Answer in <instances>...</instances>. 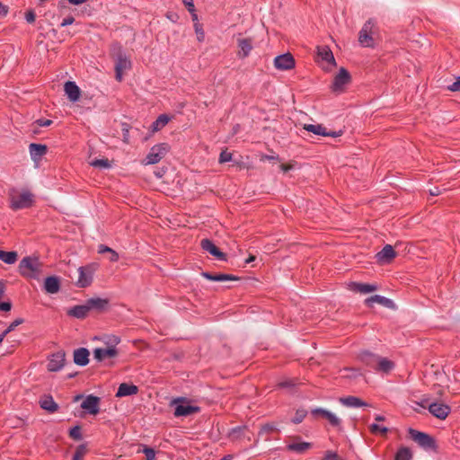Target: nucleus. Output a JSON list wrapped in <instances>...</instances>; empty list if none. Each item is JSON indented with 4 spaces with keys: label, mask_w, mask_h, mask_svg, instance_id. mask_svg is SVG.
Masks as SVG:
<instances>
[{
    "label": "nucleus",
    "mask_w": 460,
    "mask_h": 460,
    "mask_svg": "<svg viewBox=\"0 0 460 460\" xmlns=\"http://www.w3.org/2000/svg\"><path fill=\"white\" fill-rule=\"evenodd\" d=\"M91 165L95 168L101 169H108L111 167L110 162L108 159H95L91 162Z\"/></svg>",
    "instance_id": "39"
},
{
    "label": "nucleus",
    "mask_w": 460,
    "mask_h": 460,
    "mask_svg": "<svg viewBox=\"0 0 460 460\" xmlns=\"http://www.w3.org/2000/svg\"><path fill=\"white\" fill-rule=\"evenodd\" d=\"M143 453L146 455V460H154L155 457V452L151 447H145Z\"/></svg>",
    "instance_id": "48"
},
{
    "label": "nucleus",
    "mask_w": 460,
    "mask_h": 460,
    "mask_svg": "<svg viewBox=\"0 0 460 460\" xmlns=\"http://www.w3.org/2000/svg\"><path fill=\"white\" fill-rule=\"evenodd\" d=\"M439 193H440V190L438 187H434L433 189L429 190V194L432 197L438 196V195H439Z\"/></svg>",
    "instance_id": "62"
},
{
    "label": "nucleus",
    "mask_w": 460,
    "mask_h": 460,
    "mask_svg": "<svg viewBox=\"0 0 460 460\" xmlns=\"http://www.w3.org/2000/svg\"><path fill=\"white\" fill-rule=\"evenodd\" d=\"M90 308L87 303H85L84 305H79L70 308L67 314L72 317L83 319L88 314Z\"/></svg>",
    "instance_id": "24"
},
{
    "label": "nucleus",
    "mask_w": 460,
    "mask_h": 460,
    "mask_svg": "<svg viewBox=\"0 0 460 460\" xmlns=\"http://www.w3.org/2000/svg\"><path fill=\"white\" fill-rule=\"evenodd\" d=\"M74 362L81 367L89 363V351L85 348H79L74 351Z\"/></svg>",
    "instance_id": "21"
},
{
    "label": "nucleus",
    "mask_w": 460,
    "mask_h": 460,
    "mask_svg": "<svg viewBox=\"0 0 460 460\" xmlns=\"http://www.w3.org/2000/svg\"><path fill=\"white\" fill-rule=\"evenodd\" d=\"M18 259V254L16 252H5L0 250V261H4L6 264H14Z\"/></svg>",
    "instance_id": "31"
},
{
    "label": "nucleus",
    "mask_w": 460,
    "mask_h": 460,
    "mask_svg": "<svg viewBox=\"0 0 460 460\" xmlns=\"http://www.w3.org/2000/svg\"><path fill=\"white\" fill-rule=\"evenodd\" d=\"M359 358L367 367L379 372L389 373L394 367V362L390 359L379 357L367 350L359 354Z\"/></svg>",
    "instance_id": "1"
},
{
    "label": "nucleus",
    "mask_w": 460,
    "mask_h": 460,
    "mask_svg": "<svg viewBox=\"0 0 460 460\" xmlns=\"http://www.w3.org/2000/svg\"><path fill=\"white\" fill-rule=\"evenodd\" d=\"M275 430H277V427L274 423H267L261 426L259 435L262 436L264 434H270Z\"/></svg>",
    "instance_id": "41"
},
{
    "label": "nucleus",
    "mask_w": 460,
    "mask_h": 460,
    "mask_svg": "<svg viewBox=\"0 0 460 460\" xmlns=\"http://www.w3.org/2000/svg\"><path fill=\"white\" fill-rule=\"evenodd\" d=\"M279 159V158L278 155H263L261 157V161H278Z\"/></svg>",
    "instance_id": "54"
},
{
    "label": "nucleus",
    "mask_w": 460,
    "mask_h": 460,
    "mask_svg": "<svg viewBox=\"0 0 460 460\" xmlns=\"http://www.w3.org/2000/svg\"><path fill=\"white\" fill-rule=\"evenodd\" d=\"M114 345L106 348H96L93 349V354L94 359L97 361H102L106 358H111L118 355V350L115 347L119 342V339L115 337L113 339Z\"/></svg>",
    "instance_id": "5"
},
{
    "label": "nucleus",
    "mask_w": 460,
    "mask_h": 460,
    "mask_svg": "<svg viewBox=\"0 0 460 460\" xmlns=\"http://www.w3.org/2000/svg\"><path fill=\"white\" fill-rule=\"evenodd\" d=\"M44 289L49 294H57L60 289L59 279L55 276L46 278L44 281Z\"/></svg>",
    "instance_id": "22"
},
{
    "label": "nucleus",
    "mask_w": 460,
    "mask_h": 460,
    "mask_svg": "<svg viewBox=\"0 0 460 460\" xmlns=\"http://www.w3.org/2000/svg\"><path fill=\"white\" fill-rule=\"evenodd\" d=\"M411 452L409 448L401 447L397 451L394 460H411Z\"/></svg>",
    "instance_id": "36"
},
{
    "label": "nucleus",
    "mask_w": 460,
    "mask_h": 460,
    "mask_svg": "<svg viewBox=\"0 0 460 460\" xmlns=\"http://www.w3.org/2000/svg\"><path fill=\"white\" fill-rule=\"evenodd\" d=\"M29 152L32 161H40L47 153V146L42 144L31 143L29 146Z\"/></svg>",
    "instance_id": "18"
},
{
    "label": "nucleus",
    "mask_w": 460,
    "mask_h": 460,
    "mask_svg": "<svg viewBox=\"0 0 460 460\" xmlns=\"http://www.w3.org/2000/svg\"><path fill=\"white\" fill-rule=\"evenodd\" d=\"M342 133H343L342 130L333 131V130L326 129V134H324V137H341L342 135Z\"/></svg>",
    "instance_id": "52"
},
{
    "label": "nucleus",
    "mask_w": 460,
    "mask_h": 460,
    "mask_svg": "<svg viewBox=\"0 0 460 460\" xmlns=\"http://www.w3.org/2000/svg\"><path fill=\"white\" fill-rule=\"evenodd\" d=\"M340 402L349 408H358L363 406H368V404L362 401L360 398L356 396H347L340 398Z\"/></svg>",
    "instance_id": "23"
},
{
    "label": "nucleus",
    "mask_w": 460,
    "mask_h": 460,
    "mask_svg": "<svg viewBox=\"0 0 460 460\" xmlns=\"http://www.w3.org/2000/svg\"><path fill=\"white\" fill-rule=\"evenodd\" d=\"M373 23L371 21H367L359 31L358 41L364 47H373L374 40L371 37V30Z\"/></svg>",
    "instance_id": "12"
},
{
    "label": "nucleus",
    "mask_w": 460,
    "mask_h": 460,
    "mask_svg": "<svg viewBox=\"0 0 460 460\" xmlns=\"http://www.w3.org/2000/svg\"><path fill=\"white\" fill-rule=\"evenodd\" d=\"M202 249L219 261H226V255L222 252L210 240L203 239L200 243Z\"/></svg>",
    "instance_id": "17"
},
{
    "label": "nucleus",
    "mask_w": 460,
    "mask_h": 460,
    "mask_svg": "<svg viewBox=\"0 0 460 460\" xmlns=\"http://www.w3.org/2000/svg\"><path fill=\"white\" fill-rule=\"evenodd\" d=\"M369 430L375 435H385L388 432V428L385 426L379 425L377 423H372L369 426Z\"/></svg>",
    "instance_id": "37"
},
{
    "label": "nucleus",
    "mask_w": 460,
    "mask_h": 460,
    "mask_svg": "<svg viewBox=\"0 0 460 460\" xmlns=\"http://www.w3.org/2000/svg\"><path fill=\"white\" fill-rule=\"evenodd\" d=\"M31 203H11V208L13 210H19L29 208Z\"/></svg>",
    "instance_id": "49"
},
{
    "label": "nucleus",
    "mask_w": 460,
    "mask_h": 460,
    "mask_svg": "<svg viewBox=\"0 0 460 460\" xmlns=\"http://www.w3.org/2000/svg\"><path fill=\"white\" fill-rule=\"evenodd\" d=\"M349 80L350 75L349 72L345 68L341 67L333 79L332 90L335 93L341 92Z\"/></svg>",
    "instance_id": "8"
},
{
    "label": "nucleus",
    "mask_w": 460,
    "mask_h": 460,
    "mask_svg": "<svg viewBox=\"0 0 460 460\" xmlns=\"http://www.w3.org/2000/svg\"><path fill=\"white\" fill-rule=\"evenodd\" d=\"M395 255L396 253L393 246L386 244L379 252L376 253V257L379 262L388 263L395 257Z\"/></svg>",
    "instance_id": "19"
},
{
    "label": "nucleus",
    "mask_w": 460,
    "mask_h": 460,
    "mask_svg": "<svg viewBox=\"0 0 460 460\" xmlns=\"http://www.w3.org/2000/svg\"><path fill=\"white\" fill-rule=\"evenodd\" d=\"M317 55L321 61L326 63L327 66H324V69H330L336 66L334 56L328 46L317 47Z\"/></svg>",
    "instance_id": "11"
},
{
    "label": "nucleus",
    "mask_w": 460,
    "mask_h": 460,
    "mask_svg": "<svg viewBox=\"0 0 460 460\" xmlns=\"http://www.w3.org/2000/svg\"><path fill=\"white\" fill-rule=\"evenodd\" d=\"M366 303L368 305H372L373 303H378V304H380L384 306L389 307V308L394 306V302L391 299L382 296H379V295H375V296L368 297L366 300Z\"/></svg>",
    "instance_id": "29"
},
{
    "label": "nucleus",
    "mask_w": 460,
    "mask_h": 460,
    "mask_svg": "<svg viewBox=\"0 0 460 460\" xmlns=\"http://www.w3.org/2000/svg\"><path fill=\"white\" fill-rule=\"evenodd\" d=\"M169 151V146L166 143H161L151 147L146 157V164H155L159 163Z\"/></svg>",
    "instance_id": "4"
},
{
    "label": "nucleus",
    "mask_w": 460,
    "mask_h": 460,
    "mask_svg": "<svg viewBox=\"0 0 460 460\" xmlns=\"http://www.w3.org/2000/svg\"><path fill=\"white\" fill-rule=\"evenodd\" d=\"M87 452L86 446L82 444L78 446L75 449V452L73 456V460H82Z\"/></svg>",
    "instance_id": "38"
},
{
    "label": "nucleus",
    "mask_w": 460,
    "mask_h": 460,
    "mask_svg": "<svg viewBox=\"0 0 460 460\" xmlns=\"http://www.w3.org/2000/svg\"><path fill=\"white\" fill-rule=\"evenodd\" d=\"M182 2L190 13H193V11H195L193 0H182Z\"/></svg>",
    "instance_id": "53"
},
{
    "label": "nucleus",
    "mask_w": 460,
    "mask_h": 460,
    "mask_svg": "<svg viewBox=\"0 0 460 460\" xmlns=\"http://www.w3.org/2000/svg\"><path fill=\"white\" fill-rule=\"evenodd\" d=\"M167 18L175 22L178 19V15L176 13H168Z\"/></svg>",
    "instance_id": "64"
},
{
    "label": "nucleus",
    "mask_w": 460,
    "mask_h": 460,
    "mask_svg": "<svg viewBox=\"0 0 460 460\" xmlns=\"http://www.w3.org/2000/svg\"><path fill=\"white\" fill-rule=\"evenodd\" d=\"M130 67V60H128L125 55H119L115 64L116 79L118 81H121L123 77V72L128 70Z\"/></svg>",
    "instance_id": "16"
},
{
    "label": "nucleus",
    "mask_w": 460,
    "mask_h": 460,
    "mask_svg": "<svg viewBox=\"0 0 460 460\" xmlns=\"http://www.w3.org/2000/svg\"><path fill=\"white\" fill-rule=\"evenodd\" d=\"M311 414L314 417H321L323 419H325L329 421V423L333 427H340L341 420L339 417L336 416L333 412L323 409V408H314L311 411Z\"/></svg>",
    "instance_id": "9"
},
{
    "label": "nucleus",
    "mask_w": 460,
    "mask_h": 460,
    "mask_svg": "<svg viewBox=\"0 0 460 460\" xmlns=\"http://www.w3.org/2000/svg\"><path fill=\"white\" fill-rule=\"evenodd\" d=\"M111 248H110L104 244H100L98 246V252L101 254L105 253V252L109 253L111 252Z\"/></svg>",
    "instance_id": "59"
},
{
    "label": "nucleus",
    "mask_w": 460,
    "mask_h": 460,
    "mask_svg": "<svg viewBox=\"0 0 460 460\" xmlns=\"http://www.w3.org/2000/svg\"><path fill=\"white\" fill-rule=\"evenodd\" d=\"M323 460H344L336 452L328 450L324 453Z\"/></svg>",
    "instance_id": "44"
},
{
    "label": "nucleus",
    "mask_w": 460,
    "mask_h": 460,
    "mask_svg": "<svg viewBox=\"0 0 460 460\" xmlns=\"http://www.w3.org/2000/svg\"><path fill=\"white\" fill-rule=\"evenodd\" d=\"M100 398L93 394L87 395L81 403V407L92 415H96L99 411Z\"/></svg>",
    "instance_id": "13"
},
{
    "label": "nucleus",
    "mask_w": 460,
    "mask_h": 460,
    "mask_svg": "<svg viewBox=\"0 0 460 460\" xmlns=\"http://www.w3.org/2000/svg\"><path fill=\"white\" fill-rule=\"evenodd\" d=\"M312 447L309 442L294 441L287 446L288 451L302 454Z\"/></svg>",
    "instance_id": "27"
},
{
    "label": "nucleus",
    "mask_w": 460,
    "mask_h": 460,
    "mask_svg": "<svg viewBox=\"0 0 460 460\" xmlns=\"http://www.w3.org/2000/svg\"><path fill=\"white\" fill-rule=\"evenodd\" d=\"M8 13V7L0 2V15H6Z\"/></svg>",
    "instance_id": "61"
},
{
    "label": "nucleus",
    "mask_w": 460,
    "mask_h": 460,
    "mask_svg": "<svg viewBox=\"0 0 460 460\" xmlns=\"http://www.w3.org/2000/svg\"><path fill=\"white\" fill-rule=\"evenodd\" d=\"M119 254L117 252H115L113 249L111 250L109 252V261L111 262H115L119 260Z\"/></svg>",
    "instance_id": "55"
},
{
    "label": "nucleus",
    "mask_w": 460,
    "mask_h": 460,
    "mask_svg": "<svg viewBox=\"0 0 460 460\" xmlns=\"http://www.w3.org/2000/svg\"><path fill=\"white\" fill-rule=\"evenodd\" d=\"M292 385H294V384L290 380L289 381H284V382H281L279 384V386H281V387H289V386H292Z\"/></svg>",
    "instance_id": "63"
},
{
    "label": "nucleus",
    "mask_w": 460,
    "mask_h": 460,
    "mask_svg": "<svg viewBox=\"0 0 460 460\" xmlns=\"http://www.w3.org/2000/svg\"><path fill=\"white\" fill-rule=\"evenodd\" d=\"M448 89L452 92H460V76H458L456 80L448 86Z\"/></svg>",
    "instance_id": "50"
},
{
    "label": "nucleus",
    "mask_w": 460,
    "mask_h": 460,
    "mask_svg": "<svg viewBox=\"0 0 460 460\" xmlns=\"http://www.w3.org/2000/svg\"><path fill=\"white\" fill-rule=\"evenodd\" d=\"M69 436L75 440H80L82 438V433H81L80 427L75 426L72 429H70Z\"/></svg>",
    "instance_id": "42"
},
{
    "label": "nucleus",
    "mask_w": 460,
    "mask_h": 460,
    "mask_svg": "<svg viewBox=\"0 0 460 460\" xmlns=\"http://www.w3.org/2000/svg\"><path fill=\"white\" fill-rule=\"evenodd\" d=\"M274 66L279 70H288L295 66V59L291 54L285 53L275 58Z\"/></svg>",
    "instance_id": "14"
},
{
    "label": "nucleus",
    "mask_w": 460,
    "mask_h": 460,
    "mask_svg": "<svg viewBox=\"0 0 460 460\" xmlns=\"http://www.w3.org/2000/svg\"><path fill=\"white\" fill-rule=\"evenodd\" d=\"M409 433L411 438L424 448H431L434 447V440L430 436L426 433L410 429Z\"/></svg>",
    "instance_id": "10"
},
{
    "label": "nucleus",
    "mask_w": 460,
    "mask_h": 460,
    "mask_svg": "<svg viewBox=\"0 0 460 460\" xmlns=\"http://www.w3.org/2000/svg\"><path fill=\"white\" fill-rule=\"evenodd\" d=\"M304 129L317 136L324 137L326 134V128L322 124H305Z\"/></svg>",
    "instance_id": "32"
},
{
    "label": "nucleus",
    "mask_w": 460,
    "mask_h": 460,
    "mask_svg": "<svg viewBox=\"0 0 460 460\" xmlns=\"http://www.w3.org/2000/svg\"><path fill=\"white\" fill-rule=\"evenodd\" d=\"M25 20L29 23H32L35 21V13L32 11H30L25 15Z\"/></svg>",
    "instance_id": "56"
},
{
    "label": "nucleus",
    "mask_w": 460,
    "mask_h": 460,
    "mask_svg": "<svg viewBox=\"0 0 460 460\" xmlns=\"http://www.w3.org/2000/svg\"><path fill=\"white\" fill-rule=\"evenodd\" d=\"M93 266L88 265L85 267H80L78 269L79 276L76 281V285L80 288L88 287L93 281Z\"/></svg>",
    "instance_id": "6"
},
{
    "label": "nucleus",
    "mask_w": 460,
    "mask_h": 460,
    "mask_svg": "<svg viewBox=\"0 0 460 460\" xmlns=\"http://www.w3.org/2000/svg\"><path fill=\"white\" fill-rule=\"evenodd\" d=\"M32 194L29 190H22L20 195V199L18 201H32ZM11 201H15L14 199H12Z\"/></svg>",
    "instance_id": "46"
},
{
    "label": "nucleus",
    "mask_w": 460,
    "mask_h": 460,
    "mask_svg": "<svg viewBox=\"0 0 460 460\" xmlns=\"http://www.w3.org/2000/svg\"><path fill=\"white\" fill-rule=\"evenodd\" d=\"M238 47L240 49V53L243 54V57H247L252 50V42L248 39H240L238 40Z\"/></svg>",
    "instance_id": "33"
},
{
    "label": "nucleus",
    "mask_w": 460,
    "mask_h": 460,
    "mask_svg": "<svg viewBox=\"0 0 460 460\" xmlns=\"http://www.w3.org/2000/svg\"><path fill=\"white\" fill-rule=\"evenodd\" d=\"M35 123L39 127H49L53 123V121L51 119H39L35 121Z\"/></svg>",
    "instance_id": "51"
},
{
    "label": "nucleus",
    "mask_w": 460,
    "mask_h": 460,
    "mask_svg": "<svg viewBox=\"0 0 460 460\" xmlns=\"http://www.w3.org/2000/svg\"><path fill=\"white\" fill-rule=\"evenodd\" d=\"M307 414V411L304 409H299L296 411V414L294 416V418L292 419V422L295 423V424H298V423H301L304 419L305 418Z\"/></svg>",
    "instance_id": "40"
},
{
    "label": "nucleus",
    "mask_w": 460,
    "mask_h": 460,
    "mask_svg": "<svg viewBox=\"0 0 460 460\" xmlns=\"http://www.w3.org/2000/svg\"><path fill=\"white\" fill-rule=\"evenodd\" d=\"M169 121V117L165 114H161L155 121L153 122V130L157 131L164 127Z\"/></svg>",
    "instance_id": "34"
},
{
    "label": "nucleus",
    "mask_w": 460,
    "mask_h": 460,
    "mask_svg": "<svg viewBox=\"0 0 460 460\" xmlns=\"http://www.w3.org/2000/svg\"><path fill=\"white\" fill-rule=\"evenodd\" d=\"M74 22H75L74 17H72V16L66 17V18H65V19L62 21V22H61V26H62V27H65V26L71 25V24H73V23H74Z\"/></svg>",
    "instance_id": "57"
},
{
    "label": "nucleus",
    "mask_w": 460,
    "mask_h": 460,
    "mask_svg": "<svg viewBox=\"0 0 460 460\" xmlns=\"http://www.w3.org/2000/svg\"><path fill=\"white\" fill-rule=\"evenodd\" d=\"M65 352L58 351L52 354L48 362V369L51 372H57L63 368L65 365Z\"/></svg>",
    "instance_id": "15"
},
{
    "label": "nucleus",
    "mask_w": 460,
    "mask_h": 460,
    "mask_svg": "<svg viewBox=\"0 0 460 460\" xmlns=\"http://www.w3.org/2000/svg\"><path fill=\"white\" fill-rule=\"evenodd\" d=\"M65 93L67 96V98L75 102H77L80 98V89L76 85V84L73 81H68L65 84L64 86Z\"/></svg>",
    "instance_id": "20"
},
{
    "label": "nucleus",
    "mask_w": 460,
    "mask_h": 460,
    "mask_svg": "<svg viewBox=\"0 0 460 460\" xmlns=\"http://www.w3.org/2000/svg\"><path fill=\"white\" fill-rule=\"evenodd\" d=\"M295 168V165L294 164H289V165H285V164H281L280 165V170L283 172H287L292 169Z\"/></svg>",
    "instance_id": "60"
},
{
    "label": "nucleus",
    "mask_w": 460,
    "mask_h": 460,
    "mask_svg": "<svg viewBox=\"0 0 460 460\" xmlns=\"http://www.w3.org/2000/svg\"><path fill=\"white\" fill-rule=\"evenodd\" d=\"M40 405L42 409L49 412H54L58 410V404L54 402L51 396H43L40 401Z\"/></svg>",
    "instance_id": "28"
},
{
    "label": "nucleus",
    "mask_w": 460,
    "mask_h": 460,
    "mask_svg": "<svg viewBox=\"0 0 460 460\" xmlns=\"http://www.w3.org/2000/svg\"><path fill=\"white\" fill-rule=\"evenodd\" d=\"M172 405H174V416L186 417L199 411V407L191 405L183 397H178L172 401Z\"/></svg>",
    "instance_id": "3"
},
{
    "label": "nucleus",
    "mask_w": 460,
    "mask_h": 460,
    "mask_svg": "<svg viewBox=\"0 0 460 460\" xmlns=\"http://www.w3.org/2000/svg\"><path fill=\"white\" fill-rule=\"evenodd\" d=\"M376 286L373 284H367V283H358V282H352L350 284V289L356 292H359L362 294H367L371 293L375 290H376Z\"/></svg>",
    "instance_id": "26"
},
{
    "label": "nucleus",
    "mask_w": 460,
    "mask_h": 460,
    "mask_svg": "<svg viewBox=\"0 0 460 460\" xmlns=\"http://www.w3.org/2000/svg\"><path fill=\"white\" fill-rule=\"evenodd\" d=\"M195 32L197 34V39L199 42L203 41L205 39V33L201 27V25L199 22H196L194 24Z\"/></svg>",
    "instance_id": "45"
},
{
    "label": "nucleus",
    "mask_w": 460,
    "mask_h": 460,
    "mask_svg": "<svg viewBox=\"0 0 460 460\" xmlns=\"http://www.w3.org/2000/svg\"><path fill=\"white\" fill-rule=\"evenodd\" d=\"M202 276L212 281H226V280H234L237 279L236 277L229 274H211L209 272H202Z\"/></svg>",
    "instance_id": "30"
},
{
    "label": "nucleus",
    "mask_w": 460,
    "mask_h": 460,
    "mask_svg": "<svg viewBox=\"0 0 460 460\" xmlns=\"http://www.w3.org/2000/svg\"><path fill=\"white\" fill-rule=\"evenodd\" d=\"M11 308H12L11 303H9V302L0 303V310L8 312L11 310Z\"/></svg>",
    "instance_id": "58"
},
{
    "label": "nucleus",
    "mask_w": 460,
    "mask_h": 460,
    "mask_svg": "<svg viewBox=\"0 0 460 460\" xmlns=\"http://www.w3.org/2000/svg\"><path fill=\"white\" fill-rule=\"evenodd\" d=\"M40 263L37 258L24 257L19 264L20 273L29 279H38L40 274Z\"/></svg>",
    "instance_id": "2"
},
{
    "label": "nucleus",
    "mask_w": 460,
    "mask_h": 460,
    "mask_svg": "<svg viewBox=\"0 0 460 460\" xmlns=\"http://www.w3.org/2000/svg\"><path fill=\"white\" fill-rule=\"evenodd\" d=\"M137 393V387L134 385H128L127 383L120 384L116 393L117 397H124L136 394Z\"/></svg>",
    "instance_id": "25"
},
{
    "label": "nucleus",
    "mask_w": 460,
    "mask_h": 460,
    "mask_svg": "<svg viewBox=\"0 0 460 460\" xmlns=\"http://www.w3.org/2000/svg\"><path fill=\"white\" fill-rule=\"evenodd\" d=\"M22 323L23 320L21 318L14 320L2 333H4V336L6 337L8 333L13 332L18 325L22 324Z\"/></svg>",
    "instance_id": "43"
},
{
    "label": "nucleus",
    "mask_w": 460,
    "mask_h": 460,
    "mask_svg": "<svg viewBox=\"0 0 460 460\" xmlns=\"http://www.w3.org/2000/svg\"><path fill=\"white\" fill-rule=\"evenodd\" d=\"M429 411L439 420H445L450 413L451 408L443 402H431L428 405Z\"/></svg>",
    "instance_id": "7"
},
{
    "label": "nucleus",
    "mask_w": 460,
    "mask_h": 460,
    "mask_svg": "<svg viewBox=\"0 0 460 460\" xmlns=\"http://www.w3.org/2000/svg\"><path fill=\"white\" fill-rule=\"evenodd\" d=\"M86 303L90 310L93 308L102 309L107 305V301L102 298H91Z\"/></svg>",
    "instance_id": "35"
},
{
    "label": "nucleus",
    "mask_w": 460,
    "mask_h": 460,
    "mask_svg": "<svg viewBox=\"0 0 460 460\" xmlns=\"http://www.w3.org/2000/svg\"><path fill=\"white\" fill-rule=\"evenodd\" d=\"M232 160V154L227 151H222L219 155V163H226Z\"/></svg>",
    "instance_id": "47"
}]
</instances>
